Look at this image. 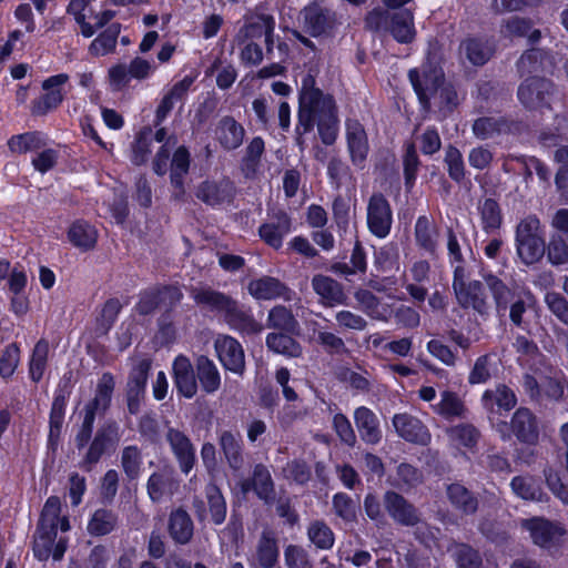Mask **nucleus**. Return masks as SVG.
Returning <instances> with one entry per match:
<instances>
[{
	"instance_id": "obj_59",
	"label": "nucleus",
	"mask_w": 568,
	"mask_h": 568,
	"mask_svg": "<svg viewBox=\"0 0 568 568\" xmlns=\"http://www.w3.org/2000/svg\"><path fill=\"white\" fill-rule=\"evenodd\" d=\"M20 364V347L17 343H10L0 354V376L8 381L11 378Z\"/></svg>"
},
{
	"instance_id": "obj_9",
	"label": "nucleus",
	"mask_w": 568,
	"mask_h": 568,
	"mask_svg": "<svg viewBox=\"0 0 568 568\" xmlns=\"http://www.w3.org/2000/svg\"><path fill=\"white\" fill-rule=\"evenodd\" d=\"M235 193V185L229 179L220 181L206 180L199 184L195 196L209 206L219 207L232 203Z\"/></svg>"
},
{
	"instance_id": "obj_21",
	"label": "nucleus",
	"mask_w": 568,
	"mask_h": 568,
	"mask_svg": "<svg viewBox=\"0 0 568 568\" xmlns=\"http://www.w3.org/2000/svg\"><path fill=\"white\" fill-rule=\"evenodd\" d=\"M346 140L353 164L363 168L369 151V144L366 131L357 120L346 121Z\"/></svg>"
},
{
	"instance_id": "obj_2",
	"label": "nucleus",
	"mask_w": 568,
	"mask_h": 568,
	"mask_svg": "<svg viewBox=\"0 0 568 568\" xmlns=\"http://www.w3.org/2000/svg\"><path fill=\"white\" fill-rule=\"evenodd\" d=\"M514 242L516 254L524 265L530 266L542 260L546 252L545 227L536 214H526L518 221Z\"/></svg>"
},
{
	"instance_id": "obj_3",
	"label": "nucleus",
	"mask_w": 568,
	"mask_h": 568,
	"mask_svg": "<svg viewBox=\"0 0 568 568\" xmlns=\"http://www.w3.org/2000/svg\"><path fill=\"white\" fill-rule=\"evenodd\" d=\"M364 23L369 31L388 33L398 43H410L416 37L412 9L384 11L383 8H374L366 14Z\"/></svg>"
},
{
	"instance_id": "obj_47",
	"label": "nucleus",
	"mask_w": 568,
	"mask_h": 568,
	"mask_svg": "<svg viewBox=\"0 0 568 568\" xmlns=\"http://www.w3.org/2000/svg\"><path fill=\"white\" fill-rule=\"evenodd\" d=\"M308 540L321 550H328L334 546L335 535L332 528L321 519L312 520L307 526Z\"/></svg>"
},
{
	"instance_id": "obj_17",
	"label": "nucleus",
	"mask_w": 568,
	"mask_h": 568,
	"mask_svg": "<svg viewBox=\"0 0 568 568\" xmlns=\"http://www.w3.org/2000/svg\"><path fill=\"white\" fill-rule=\"evenodd\" d=\"M313 291L318 296V302L325 307H335L346 303L347 296L341 283L331 276L316 274L311 282Z\"/></svg>"
},
{
	"instance_id": "obj_51",
	"label": "nucleus",
	"mask_w": 568,
	"mask_h": 568,
	"mask_svg": "<svg viewBox=\"0 0 568 568\" xmlns=\"http://www.w3.org/2000/svg\"><path fill=\"white\" fill-rule=\"evenodd\" d=\"M118 524L116 515L109 509H97L88 523V531L93 536H104L114 530Z\"/></svg>"
},
{
	"instance_id": "obj_19",
	"label": "nucleus",
	"mask_w": 568,
	"mask_h": 568,
	"mask_svg": "<svg viewBox=\"0 0 568 568\" xmlns=\"http://www.w3.org/2000/svg\"><path fill=\"white\" fill-rule=\"evenodd\" d=\"M166 440L179 463L181 471L189 474L196 462L195 448L190 438L179 429L169 428L166 432Z\"/></svg>"
},
{
	"instance_id": "obj_56",
	"label": "nucleus",
	"mask_w": 568,
	"mask_h": 568,
	"mask_svg": "<svg viewBox=\"0 0 568 568\" xmlns=\"http://www.w3.org/2000/svg\"><path fill=\"white\" fill-rule=\"evenodd\" d=\"M514 494L521 499L541 501L542 490L538 483L529 476H516L510 481Z\"/></svg>"
},
{
	"instance_id": "obj_8",
	"label": "nucleus",
	"mask_w": 568,
	"mask_h": 568,
	"mask_svg": "<svg viewBox=\"0 0 568 568\" xmlns=\"http://www.w3.org/2000/svg\"><path fill=\"white\" fill-rule=\"evenodd\" d=\"M69 80L65 73L49 77L42 82L44 94L32 101L31 113L37 116H42L52 110H55L63 101L64 94L61 87Z\"/></svg>"
},
{
	"instance_id": "obj_6",
	"label": "nucleus",
	"mask_w": 568,
	"mask_h": 568,
	"mask_svg": "<svg viewBox=\"0 0 568 568\" xmlns=\"http://www.w3.org/2000/svg\"><path fill=\"white\" fill-rule=\"evenodd\" d=\"M554 93V83L541 77L527 78L517 91L520 103L528 110L548 108Z\"/></svg>"
},
{
	"instance_id": "obj_30",
	"label": "nucleus",
	"mask_w": 568,
	"mask_h": 568,
	"mask_svg": "<svg viewBox=\"0 0 568 568\" xmlns=\"http://www.w3.org/2000/svg\"><path fill=\"white\" fill-rule=\"evenodd\" d=\"M114 386L113 376L104 373L97 384L94 397L84 406V413L91 414L94 418L97 415L104 414L110 407Z\"/></svg>"
},
{
	"instance_id": "obj_16",
	"label": "nucleus",
	"mask_w": 568,
	"mask_h": 568,
	"mask_svg": "<svg viewBox=\"0 0 568 568\" xmlns=\"http://www.w3.org/2000/svg\"><path fill=\"white\" fill-rule=\"evenodd\" d=\"M384 506L389 517L403 526H415L420 517L416 507L395 491H386Z\"/></svg>"
},
{
	"instance_id": "obj_11",
	"label": "nucleus",
	"mask_w": 568,
	"mask_h": 568,
	"mask_svg": "<svg viewBox=\"0 0 568 568\" xmlns=\"http://www.w3.org/2000/svg\"><path fill=\"white\" fill-rule=\"evenodd\" d=\"M55 527L38 525L33 540V554L39 560H47L50 556H52L54 560L62 559L67 550V540L60 538L55 541Z\"/></svg>"
},
{
	"instance_id": "obj_50",
	"label": "nucleus",
	"mask_w": 568,
	"mask_h": 568,
	"mask_svg": "<svg viewBox=\"0 0 568 568\" xmlns=\"http://www.w3.org/2000/svg\"><path fill=\"white\" fill-rule=\"evenodd\" d=\"M446 434L455 446L469 449L477 445L480 437L479 430L470 424H459L448 427Z\"/></svg>"
},
{
	"instance_id": "obj_23",
	"label": "nucleus",
	"mask_w": 568,
	"mask_h": 568,
	"mask_svg": "<svg viewBox=\"0 0 568 568\" xmlns=\"http://www.w3.org/2000/svg\"><path fill=\"white\" fill-rule=\"evenodd\" d=\"M457 303L465 310H473L481 316L489 313L490 304L485 292L484 284L479 281H470L463 290L455 293Z\"/></svg>"
},
{
	"instance_id": "obj_4",
	"label": "nucleus",
	"mask_w": 568,
	"mask_h": 568,
	"mask_svg": "<svg viewBox=\"0 0 568 568\" xmlns=\"http://www.w3.org/2000/svg\"><path fill=\"white\" fill-rule=\"evenodd\" d=\"M332 115H336L333 97L314 88L313 77L306 75L302 81L300 93V124L304 126V131H310L316 120Z\"/></svg>"
},
{
	"instance_id": "obj_49",
	"label": "nucleus",
	"mask_w": 568,
	"mask_h": 568,
	"mask_svg": "<svg viewBox=\"0 0 568 568\" xmlns=\"http://www.w3.org/2000/svg\"><path fill=\"white\" fill-rule=\"evenodd\" d=\"M120 463L123 473L129 480H135L140 477L143 457L142 452L136 445H129L121 450Z\"/></svg>"
},
{
	"instance_id": "obj_25",
	"label": "nucleus",
	"mask_w": 568,
	"mask_h": 568,
	"mask_svg": "<svg viewBox=\"0 0 568 568\" xmlns=\"http://www.w3.org/2000/svg\"><path fill=\"white\" fill-rule=\"evenodd\" d=\"M524 527L529 530L534 542L544 548H549L557 544L565 534L561 527L542 518L525 520Z\"/></svg>"
},
{
	"instance_id": "obj_62",
	"label": "nucleus",
	"mask_w": 568,
	"mask_h": 568,
	"mask_svg": "<svg viewBox=\"0 0 568 568\" xmlns=\"http://www.w3.org/2000/svg\"><path fill=\"white\" fill-rule=\"evenodd\" d=\"M315 342L329 355H342L347 352L342 337L333 332L314 329Z\"/></svg>"
},
{
	"instance_id": "obj_29",
	"label": "nucleus",
	"mask_w": 568,
	"mask_h": 568,
	"mask_svg": "<svg viewBox=\"0 0 568 568\" xmlns=\"http://www.w3.org/2000/svg\"><path fill=\"white\" fill-rule=\"evenodd\" d=\"M224 317L232 328L247 335L260 334L264 328L263 324L257 322L250 311L240 306L233 300L225 311Z\"/></svg>"
},
{
	"instance_id": "obj_61",
	"label": "nucleus",
	"mask_w": 568,
	"mask_h": 568,
	"mask_svg": "<svg viewBox=\"0 0 568 568\" xmlns=\"http://www.w3.org/2000/svg\"><path fill=\"white\" fill-rule=\"evenodd\" d=\"M92 0H71L68 6V13L72 14L81 28V33L85 38H91L95 33L93 26L87 22V10Z\"/></svg>"
},
{
	"instance_id": "obj_31",
	"label": "nucleus",
	"mask_w": 568,
	"mask_h": 568,
	"mask_svg": "<svg viewBox=\"0 0 568 568\" xmlns=\"http://www.w3.org/2000/svg\"><path fill=\"white\" fill-rule=\"evenodd\" d=\"M481 400L484 407L493 413L508 412L517 404L516 394L505 384H498L494 388L486 389Z\"/></svg>"
},
{
	"instance_id": "obj_27",
	"label": "nucleus",
	"mask_w": 568,
	"mask_h": 568,
	"mask_svg": "<svg viewBox=\"0 0 568 568\" xmlns=\"http://www.w3.org/2000/svg\"><path fill=\"white\" fill-rule=\"evenodd\" d=\"M168 531L175 544L186 545L194 535V524L190 514L182 507L171 510L168 519Z\"/></svg>"
},
{
	"instance_id": "obj_39",
	"label": "nucleus",
	"mask_w": 568,
	"mask_h": 568,
	"mask_svg": "<svg viewBox=\"0 0 568 568\" xmlns=\"http://www.w3.org/2000/svg\"><path fill=\"white\" fill-rule=\"evenodd\" d=\"M290 333H270L266 336V346L270 351L288 358H298L303 354L302 345Z\"/></svg>"
},
{
	"instance_id": "obj_52",
	"label": "nucleus",
	"mask_w": 568,
	"mask_h": 568,
	"mask_svg": "<svg viewBox=\"0 0 568 568\" xmlns=\"http://www.w3.org/2000/svg\"><path fill=\"white\" fill-rule=\"evenodd\" d=\"M205 497L209 506L211 521L221 525L226 518V501L215 484H209L205 488Z\"/></svg>"
},
{
	"instance_id": "obj_34",
	"label": "nucleus",
	"mask_w": 568,
	"mask_h": 568,
	"mask_svg": "<svg viewBox=\"0 0 568 568\" xmlns=\"http://www.w3.org/2000/svg\"><path fill=\"white\" fill-rule=\"evenodd\" d=\"M291 231V220L285 213L276 215V221L264 223L258 229L261 239L274 248H280L283 239Z\"/></svg>"
},
{
	"instance_id": "obj_64",
	"label": "nucleus",
	"mask_w": 568,
	"mask_h": 568,
	"mask_svg": "<svg viewBox=\"0 0 568 568\" xmlns=\"http://www.w3.org/2000/svg\"><path fill=\"white\" fill-rule=\"evenodd\" d=\"M284 562L287 568H312L306 549L298 545H288L284 549Z\"/></svg>"
},
{
	"instance_id": "obj_18",
	"label": "nucleus",
	"mask_w": 568,
	"mask_h": 568,
	"mask_svg": "<svg viewBox=\"0 0 568 568\" xmlns=\"http://www.w3.org/2000/svg\"><path fill=\"white\" fill-rule=\"evenodd\" d=\"M393 426L396 433L407 442L420 445L430 443V433L424 423L407 413L396 414L393 417Z\"/></svg>"
},
{
	"instance_id": "obj_14",
	"label": "nucleus",
	"mask_w": 568,
	"mask_h": 568,
	"mask_svg": "<svg viewBox=\"0 0 568 568\" xmlns=\"http://www.w3.org/2000/svg\"><path fill=\"white\" fill-rule=\"evenodd\" d=\"M301 16L306 31L312 37H318L333 30L337 23L336 13L316 3L305 7Z\"/></svg>"
},
{
	"instance_id": "obj_26",
	"label": "nucleus",
	"mask_w": 568,
	"mask_h": 568,
	"mask_svg": "<svg viewBox=\"0 0 568 568\" xmlns=\"http://www.w3.org/2000/svg\"><path fill=\"white\" fill-rule=\"evenodd\" d=\"M510 426L518 440L526 444H536L538 442V422L528 408H518L513 415Z\"/></svg>"
},
{
	"instance_id": "obj_37",
	"label": "nucleus",
	"mask_w": 568,
	"mask_h": 568,
	"mask_svg": "<svg viewBox=\"0 0 568 568\" xmlns=\"http://www.w3.org/2000/svg\"><path fill=\"white\" fill-rule=\"evenodd\" d=\"M459 53L471 64L483 65L494 54V47L488 41L468 38L460 43Z\"/></svg>"
},
{
	"instance_id": "obj_12",
	"label": "nucleus",
	"mask_w": 568,
	"mask_h": 568,
	"mask_svg": "<svg viewBox=\"0 0 568 568\" xmlns=\"http://www.w3.org/2000/svg\"><path fill=\"white\" fill-rule=\"evenodd\" d=\"M118 429L119 427L114 422L108 423L98 429L80 464L83 469L91 470L105 450L118 440Z\"/></svg>"
},
{
	"instance_id": "obj_22",
	"label": "nucleus",
	"mask_w": 568,
	"mask_h": 568,
	"mask_svg": "<svg viewBox=\"0 0 568 568\" xmlns=\"http://www.w3.org/2000/svg\"><path fill=\"white\" fill-rule=\"evenodd\" d=\"M196 378L191 361L179 355L173 362V379L178 393L185 398H193L197 393Z\"/></svg>"
},
{
	"instance_id": "obj_20",
	"label": "nucleus",
	"mask_w": 568,
	"mask_h": 568,
	"mask_svg": "<svg viewBox=\"0 0 568 568\" xmlns=\"http://www.w3.org/2000/svg\"><path fill=\"white\" fill-rule=\"evenodd\" d=\"M244 138V126L231 115L222 116L214 128V139L225 151L239 149Z\"/></svg>"
},
{
	"instance_id": "obj_46",
	"label": "nucleus",
	"mask_w": 568,
	"mask_h": 568,
	"mask_svg": "<svg viewBox=\"0 0 568 568\" xmlns=\"http://www.w3.org/2000/svg\"><path fill=\"white\" fill-rule=\"evenodd\" d=\"M121 31L120 23H111L102 33H100L89 45V52L94 57H103L116 47V41Z\"/></svg>"
},
{
	"instance_id": "obj_57",
	"label": "nucleus",
	"mask_w": 568,
	"mask_h": 568,
	"mask_svg": "<svg viewBox=\"0 0 568 568\" xmlns=\"http://www.w3.org/2000/svg\"><path fill=\"white\" fill-rule=\"evenodd\" d=\"M481 225L485 232L498 230L503 223V214L499 204L494 199H486L479 205Z\"/></svg>"
},
{
	"instance_id": "obj_44",
	"label": "nucleus",
	"mask_w": 568,
	"mask_h": 568,
	"mask_svg": "<svg viewBox=\"0 0 568 568\" xmlns=\"http://www.w3.org/2000/svg\"><path fill=\"white\" fill-rule=\"evenodd\" d=\"M266 326L285 333H296L300 328L298 321L284 305H275L270 310Z\"/></svg>"
},
{
	"instance_id": "obj_10",
	"label": "nucleus",
	"mask_w": 568,
	"mask_h": 568,
	"mask_svg": "<svg viewBox=\"0 0 568 568\" xmlns=\"http://www.w3.org/2000/svg\"><path fill=\"white\" fill-rule=\"evenodd\" d=\"M214 348L225 369L239 375L244 373V351L242 345L234 337L219 335L214 341Z\"/></svg>"
},
{
	"instance_id": "obj_43",
	"label": "nucleus",
	"mask_w": 568,
	"mask_h": 568,
	"mask_svg": "<svg viewBox=\"0 0 568 568\" xmlns=\"http://www.w3.org/2000/svg\"><path fill=\"white\" fill-rule=\"evenodd\" d=\"M190 168V153L184 146H180L173 154L171 162V183L176 189L175 196H182L185 193L183 179Z\"/></svg>"
},
{
	"instance_id": "obj_54",
	"label": "nucleus",
	"mask_w": 568,
	"mask_h": 568,
	"mask_svg": "<svg viewBox=\"0 0 568 568\" xmlns=\"http://www.w3.org/2000/svg\"><path fill=\"white\" fill-rule=\"evenodd\" d=\"M47 144L45 138L40 132H27L13 135L8 141V148L13 153H27L43 148Z\"/></svg>"
},
{
	"instance_id": "obj_7",
	"label": "nucleus",
	"mask_w": 568,
	"mask_h": 568,
	"mask_svg": "<svg viewBox=\"0 0 568 568\" xmlns=\"http://www.w3.org/2000/svg\"><path fill=\"white\" fill-rule=\"evenodd\" d=\"M393 212L389 202L382 193H374L367 203V226L376 237H386L392 227Z\"/></svg>"
},
{
	"instance_id": "obj_28",
	"label": "nucleus",
	"mask_w": 568,
	"mask_h": 568,
	"mask_svg": "<svg viewBox=\"0 0 568 568\" xmlns=\"http://www.w3.org/2000/svg\"><path fill=\"white\" fill-rule=\"evenodd\" d=\"M354 422L363 442L376 445L382 439V429L376 414L365 407H357L354 412Z\"/></svg>"
},
{
	"instance_id": "obj_32",
	"label": "nucleus",
	"mask_w": 568,
	"mask_h": 568,
	"mask_svg": "<svg viewBox=\"0 0 568 568\" xmlns=\"http://www.w3.org/2000/svg\"><path fill=\"white\" fill-rule=\"evenodd\" d=\"M433 413L442 416L447 420L463 419L467 417L468 409L459 395L452 390L440 393V399L436 404H432Z\"/></svg>"
},
{
	"instance_id": "obj_24",
	"label": "nucleus",
	"mask_w": 568,
	"mask_h": 568,
	"mask_svg": "<svg viewBox=\"0 0 568 568\" xmlns=\"http://www.w3.org/2000/svg\"><path fill=\"white\" fill-rule=\"evenodd\" d=\"M219 445L229 467L234 471H241L245 466V456L240 434L222 430L219 435Z\"/></svg>"
},
{
	"instance_id": "obj_36",
	"label": "nucleus",
	"mask_w": 568,
	"mask_h": 568,
	"mask_svg": "<svg viewBox=\"0 0 568 568\" xmlns=\"http://www.w3.org/2000/svg\"><path fill=\"white\" fill-rule=\"evenodd\" d=\"M196 376L206 394H214L221 387V375L219 368L212 359L206 356H200L195 363Z\"/></svg>"
},
{
	"instance_id": "obj_15",
	"label": "nucleus",
	"mask_w": 568,
	"mask_h": 568,
	"mask_svg": "<svg viewBox=\"0 0 568 568\" xmlns=\"http://www.w3.org/2000/svg\"><path fill=\"white\" fill-rule=\"evenodd\" d=\"M247 291L251 296L261 301L283 298L290 302L293 297V292L283 282L267 275L250 281Z\"/></svg>"
},
{
	"instance_id": "obj_48",
	"label": "nucleus",
	"mask_w": 568,
	"mask_h": 568,
	"mask_svg": "<svg viewBox=\"0 0 568 568\" xmlns=\"http://www.w3.org/2000/svg\"><path fill=\"white\" fill-rule=\"evenodd\" d=\"M265 144L262 138H253L245 149V154L241 162V170L246 178H253L261 163Z\"/></svg>"
},
{
	"instance_id": "obj_63",
	"label": "nucleus",
	"mask_w": 568,
	"mask_h": 568,
	"mask_svg": "<svg viewBox=\"0 0 568 568\" xmlns=\"http://www.w3.org/2000/svg\"><path fill=\"white\" fill-rule=\"evenodd\" d=\"M545 304L548 311L564 325L568 326V301L558 292H547Z\"/></svg>"
},
{
	"instance_id": "obj_13",
	"label": "nucleus",
	"mask_w": 568,
	"mask_h": 568,
	"mask_svg": "<svg viewBox=\"0 0 568 568\" xmlns=\"http://www.w3.org/2000/svg\"><path fill=\"white\" fill-rule=\"evenodd\" d=\"M180 484L171 467H163L150 475L146 481V491L153 503H161L173 497L179 490Z\"/></svg>"
},
{
	"instance_id": "obj_42",
	"label": "nucleus",
	"mask_w": 568,
	"mask_h": 568,
	"mask_svg": "<svg viewBox=\"0 0 568 568\" xmlns=\"http://www.w3.org/2000/svg\"><path fill=\"white\" fill-rule=\"evenodd\" d=\"M253 491L265 504H271L274 500L275 487L271 473L263 464L254 466L252 475Z\"/></svg>"
},
{
	"instance_id": "obj_53",
	"label": "nucleus",
	"mask_w": 568,
	"mask_h": 568,
	"mask_svg": "<svg viewBox=\"0 0 568 568\" xmlns=\"http://www.w3.org/2000/svg\"><path fill=\"white\" fill-rule=\"evenodd\" d=\"M49 356V343L40 339L33 347L29 361V376L32 382L38 383L43 377Z\"/></svg>"
},
{
	"instance_id": "obj_33",
	"label": "nucleus",
	"mask_w": 568,
	"mask_h": 568,
	"mask_svg": "<svg viewBox=\"0 0 568 568\" xmlns=\"http://www.w3.org/2000/svg\"><path fill=\"white\" fill-rule=\"evenodd\" d=\"M261 568H273L278 561V546L274 534L265 529L262 531L253 556Z\"/></svg>"
},
{
	"instance_id": "obj_40",
	"label": "nucleus",
	"mask_w": 568,
	"mask_h": 568,
	"mask_svg": "<svg viewBox=\"0 0 568 568\" xmlns=\"http://www.w3.org/2000/svg\"><path fill=\"white\" fill-rule=\"evenodd\" d=\"M415 241L420 248L430 255L435 254L438 243V231L435 223L425 215L419 216L416 221Z\"/></svg>"
},
{
	"instance_id": "obj_41",
	"label": "nucleus",
	"mask_w": 568,
	"mask_h": 568,
	"mask_svg": "<svg viewBox=\"0 0 568 568\" xmlns=\"http://www.w3.org/2000/svg\"><path fill=\"white\" fill-rule=\"evenodd\" d=\"M68 239L75 247L89 251L97 244L98 231L93 225L80 220L70 226Z\"/></svg>"
},
{
	"instance_id": "obj_58",
	"label": "nucleus",
	"mask_w": 568,
	"mask_h": 568,
	"mask_svg": "<svg viewBox=\"0 0 568 568\" xmlns=\"http://www.w3.org/2000/svg\"><path fill=\"white\" fill-rule=\"evenodd\" d=\"M458 568H480L483 560L477 550L466 544H454L449 549Z\"/></svg>"
},
{
	"instance_id": "obj_38",
	"label": "nucleus",
	"mask_w": 568,
	"mask_h": 568,
	"mask_svg": "<svg viewBox=\"0 0 568 568\" xmlns=\"http://www.w3.org/2000/svg\"><path fill=\"white\" fill-rule=\"evenodd\" d=\"M447 498L452 506L465 515H473L478 508V500L471 491L458 483L447 486Z\"/></svg>"
},
{
	"instance_id": "obj_35",
	"label": "nucleus",
	"mask_w": 568,
	"mask_h": 568,
	"mask_svg": "<svg viewBox=\"0 0 568 568\" xmlns=\"http://www.w3.org/2000/svg\"><path fill=\"white\" fill-rule=\"evenodd\" d=\"M513 129L514 123L503 116H483L477 119L473 124V132L480 140L509 133Z\"/></svg>"
},
{
	"instance_id": "obj_5",
	"label": "nucleus",
	"mask_w": 568,
	"mask_h": 568,
	"mask_svg": "<svg viewBox=\"0 0 568 568\" xmlns=\"http://www.w3.org/2000/svg\"><path fill=\"white\" fill-rule=\"evenodd\" d=\"M485 282L490 290L498 312H505L509 306V318L516 326H521L524 323V314L535 303V297L530 291H523L515 295L506 286V284L495 275H487Z\"/></svg>"
},
{
	"instance_id": "obj_45",
	"label": "nucleus",
	"mask_w": 568,
	"mask_h": 568,
	"mask_svg": "<svg viewBox=\"0 0 568 568\" xmlns=\"http://www.w3.org/2000/svg\"><path fill=\"white\" fill-rule=\"evenodd\" d=\"M191 296L199 305H204L213 311L225 313L232 300L216 291L206 287H193Z\"/></svg>"
},
{
	"instance_id": "obj_60",
	"label": "nucleus",
	"mask_w": 568,
	"mask_h": 568,
	"mask_svg": "<svg viewBox=\"0 0 568 568\" xmlns=\"http://www.w3.org/2000/svg\"><path fill=\"white\" fill-rule=\"evenodd\" d=\"M65 398L62 395L55 396L52 403L51 412H50V432H49V440L54 444L58 442L63 420L65 414Z\"/></svg>"
},
{
	"instance_id": "obj_1",
	"label": "nucleus",
	"mask_w": 568,
	"mask_h": 568,
	"mask_svg": "<svg viewBox=\"0 0 568 568\" xmlns=\"http://www.w3.org/2000/svg\"><path fill=\"white\" fill-rule=\"evenodd\" d=\"M408 79L425 109L437 106L442 112H450L458 104V95L452 83H446L442 68L433 59L419 69H412Z\"/></svg>"
},
{
	"instance_id": "obj_55",
	"label": "nucleus",
	"mask_w": 568,
	"mask_h": 568,
	"mask_svg": "<svg viewBox=\"0 0 568 568\" xmlns=\"http://www.w3.org/2000/svg\"><path fill=\"white\" fill-rule=\"evenodd\" d=\"M547 261L552 266L568 264V241L559 233H551L546 243Z\"/></svg>"
}]
</instances>
